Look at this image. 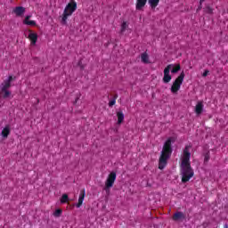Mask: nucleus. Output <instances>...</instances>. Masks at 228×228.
<instances>
[{"label":"nucleus","mask_w":228,"mask_h":228,"mask_svg":"<svg viewBox=\"0 0 228 228\" xmlns=\"http://www.w3.org/2000/svg\"><path fill=\"white\" fill-rule=\"evenodd\" d=\"M224 227L227 228L228 227L227 224H225Z\"/></svg>","instance_id":"c85d7f7f"},{"label":"nucleus","mask_w":228,"mask_h":228,"mask_svg":"<svg viewBox=\"0 0 228 228\" xmlns=\"http://www.w3.org/2000/svg\"><path fill=\"white\" fill-rule=\"evenodd\" d=\"M185 218H186V216H184L183 212H176L173 216V220H175V222L179 220H184Z\"/></svg>","instance_id":"f8f14e48"},{"label":"nucleus","mask_w":228,"mask_h":228,"mask_svg":"<svg viewBox=\"0 0 228 228\" xmlns=\"http://www.w3.org/2000/svg\"><path fill=\"white\" fill-rule=\"evenodd\" d=\"M206 12L207 13H213V9H211L210 7H207L206 8Z\"/></svg>","instance_id":"a878e982"},{"label":"nucleus","mask_w":228,"mask_h":228,"mask_svg":"<svg viewBox=\"0 0 228 228\" xmlns=\"http://www.w3.org/2000/svg\"><path fill=\"white\" fill-rule=\"evenodd\" d=\"M149 4H151V8H156V6L159 4V0H149Z\"/></svg>","instance_id":"412c9836"},{"label":"nucleus","mask_w":228,"mask_h":228,"mask_svg":"<svg viewBox=\"0 0 228 228\" xmlns=\"http://www.w3.org/2000/svg\"><path fill=\"white\" fill-rule=\"evenodd\" d=\"M204 160H205V163H208V161H209V153H207V154L205 155Z\"/></svg>","instance_id":"393cba45"},{"label":"nucleus","mask_w":228,"mask_h":228,"mask_svg":"<svg viewBox=\"0 0 228 228\" xmlns=\"http://www.w3.org/2000/svg\"><path fill=\"white\" fill-rule=\"evenodd\" d=\"M204 110V104L202 102H199L195 107V113L200 115Z\"/></svg>","instance_id":"ddd939ff"},{"label":"nucleus","mask_w":228,"mask_h":228,"mask_svg":"<svg viewBox=\"0 0 228 228\" xmlns=\"http://www.w3.org/2000/svg\"><path fill=\"white\" fill-rule=\"evenodd\" d=\"M117 117H118V124L120 126V124L124 122V113L119 111L117 113Z\"/></svg>","instance_id":"f3484780"},{"label":"nucleus","mask_w":228,"mask_h":228,"mask_svg":"<svg viewBox=\"0 0 228 228\" xmlns=\"http://www.w3.org/2000/svg\"><path fill=\"white\" fill-rule=\"evenodd\" d=\"M129 28V23L127 21H123L121 24V33H124L126 29Z\"/></svg>","instance_id":"aec40b11"},{"label":"nucleus","mask_w":228,"mask_h":228,"mask_svg":"<svg viewBox=\"0 0 228 228\" xmlns=\"http://www.w3.org/2000/svg\"><path fill=\"white\" fill-rule=\"evenodd\" d=\"M183 81H184V72H182L173 83V86H171V92L173 94H177V92H179L181 85H183Z\"/></svg>","instance_id":"39448f33"},{"label":"nucleus","mask_w":228,"mask_h":228,"mask_svg":"<svg viewBox=\"0 0 228 228\" xmlns=\"http://www.w3.org/2000/svg\"><path fill=\"white\" fill-rule=\"evenodd\" d=\"M13 80V77L9 76L0 86L1 91L8 90L12 86V81Z\"/></svg>","instance_id":"0eeeda50"},{"label":"nucleus","mask_w":228,"mask_h":228,"mask_svg":"<svg viewBox=\"0 0 228 228\" xmlns=\"http://www.w3.org/2000/svg\"><path fill=\"white\" fill-rule=\"evenodd\" d=\"M203 2H204V0H200V7H199L200 10L202 8V3H203Z\"/></svg>","instance_id":"cd10ccee"},{"label":"nucleus","mask_w":228,"mask_h":228,"mask_svg":"<svg viewBox=\"0 0 228 228\" xmlns=\"http://www.w3.org/2000/svg\"><path fill=\"white\" fill-rule=\"evenodd\" d=\"M170 70H171L172 74H177V72H179V70H181V65H179V64L174 65L173 64V67Z\"/></svg>","instance_id":"dca6fc26"},{"label":"nucleus","mask_w":228,"mask_h":228,"mask_svg":"<svg viewBox=\"0 0 228 228\" xmlns=\"http://www.w3.org/2000/svg\"><path fill=\"white\" fill-rule=\"evenodd\" d=\"M61 216V209H56L53 213V216L59 217Z\"/></svg>","instance_id":"5701e85b"},{"label":"nucleus","mask_w":228,"mask_h":228,"mask_svg":"<svg viewBox=\"0 0 228 228\" xmlns=\"http://www.w3.org/2000/svg\"><path fill=\"white\" fill-rule=\"evenodd\" d=\"M145 4H147V0H137L136 10H142Z\"/></svg>","instance_id":"2eb2a0df"},{"label":"nucleus","mask_w":228,"mask_h":228,"mask_svg":"<svg viewBox=\"0 0 228 228\" xmlns=\"http://www.w3.org/2000/svg\"><path fill=\"white\" fill-rule=\"evenodd\" d=\"M10 131H11L10 126L9 125L5 126V127L1 132V136L3 138H8L10 134Z\"/></svg>","instance_id":"4468645a"},{"label":"nucleus","mask_w":228,"mask_h":228,"mask_svg":"<svg viewBox=\"0 0 228 228\" xmlns=\"http://www.w3.org/2000/svg\"><path fill=\"white\" fill-rule=\"evenodd\" d=\"M209 74V70H205L202 74L203 77H206Z\"/></svg>","instance_id":"bb28decb"},{"label":"nucleus","mask_w":228,"mask_h":228,"mask_svg":"<svg viewBox=\"0 0 228 228\" xmlns=\"http://www.w3.org/2000/svg\"><path fill=\"white\" fill-rule=\"evenodd\" d=\"M29 19H31V15H27L23 20V24H26L27 26H37V21Z\"/></svg>","instance_id":"9d476101"},{"label":"nucleus","mask_w":228,"mask_h":228,"mask_svg":"<svg viewBox=\"0 0 228 228\" xmlns=\"http://www.w3.org/2000/svg\"><path fill=\"white\" fill-rule=\"evenodd\" d=\"M117 180V174L115 172H111L106 182H105V191L110 195V188H113V184H115V181Z\"/></svg>","instance_id":"20e7f679"},{"label":"nucleus","mask_w":228,"mask_h":228,"mask_svg":"<svg viewBox=\"0 0 228 228\" xmlns=\"http://www.w3.org/2000/svg\"><path fill=\"white\" fill-rule=\"evenodd\" d=\"M116 102H117V100L116 99H113V100H111L110 102H109V106H115V104H116Z\"/></svg>","instance_id":"b1692460"},{"label":"nucleus","mask_w":228,"mask_h":228,"mask_svg":"<svg viewBox=\"0 0 228 228\" xmlns=\"http://www.w3.org/2000/svg\"><path fill=\"white\" fill-rule=\"evenodd\" d=\"M141 60L142 61V63H149V55L147 53H142L141 55Z\"/></svg>","instance_id":"a211bd4d"},{"label":"nucleus","mask_w":228,"mask_h":228,"mask_svg":"<svg viewBox=\"0 0 228 228\" xmlns=\"http://www.w3.org/2000/svg\"><path fill=\"white\" fill-rule=\"evenodd\" d=\"M0 94H4V99H8V97L12 95V92H10L8 89H5V91H1L0 89Z\"/></svg>","instance_id":"6ab92c4d"},{"label":"nucleus","mask_w":228,"mask_h":228,"mask_svg":"<svg viewBox=\"0 0 228 228\" xmlns=\"http://www.w3.org/2000/svg\"><path fill=\"white\" fill-rule=\"evenodd\" d=\"M77 10V4L72 2L67 4L61 16V24L67 26V19L72 15Z\"/></svg>","instance_id":"7ed1b4c3"},{"label":"nucleus","mask_w":228,"mask_h":228,"mask_svg":"<svg viewBox=\"0 0 228 228\" xmlns=\"http://www.w3.org/2000/svg\"><path fill=\"white\" fill-rule=\"evenodd\" d=\"M190 149H191V146H186L181 158L182 183H188L194 175L193 169H191V165L190 164V156H191Z\"/></svg>","instance_id":"f257e3e1"},{"label":"nucleus","mask_w":228,"mask_h":228,"mask_svg":"<svg viewBox=\"0 0 228 228\" xmlns=\"http://www.w3.org/2000/svg\"><path fill=\"white\" fill-rule=\"evenodd\" d=\"M28 38L30 39L31 45H37V40H38V35L31 30H28Z\"/></svg>","instance_id":"6e6552de"},{"label":"nucleus","mask_w":228,"mask_h":228,"mask_svg":"<svg viewBox=\"0 0 228 228\" xmlns=\"http://www.w3.org/2000/svg\"><path fill=\"white\" fill-rule=\"evenodd\" d=\"M172 67H174V64H169L167 66V68H165L163 77L164 83H170V81H172V76H170V70H172Z\"/></svg>","instance_id":"423d86ee"},{"label":"nucleus","mask_w":228,"mask_h":228,"mask_svg":"<svg viewBox=\"0 0 228 228\" xmlns=\"http://www.w3.org/2000/svg\"><path fill=\"white\" fill-rule=\"evenodd\" d=\"M66 202H69V195L63 194L61 198V203L65 204Z\"/></svg>","instance_id":"4be33fe9"},{"label":"nucleus","mask_w":228,"mask_h":228,"mask_svg":"<svg viewBox=\"0 0 228 228\" xmlns=\"http://www.w3.org/2000/svg\"><path fill=\"white\" fill-rule=\"evenodd\" d=\"M172 138L167 139V141L165 142L159 161V170H163L165 167H167V161H168V159L170 158L172 154Z\"/></svg>","instance_id":"f03ea898"},{"label":"nucleus","mask_w":228,"mask_h":228,"mask_svg":"<svg viewBox=\"0 0 228 228\" xmlns=\"http://www.w3.org/2000/svg\"><path fill=\"white\" fill-rule=\"evenodd\" d=\"M85 195H86L85 190H82L78 197V203L77 204V208H81V206H83V202L85 200Z\"/></svg>","instance_id":"9b49d317"},{"label":"nucleus","mask_w":228,"mask_h":228,"mask_svg":"<svg viewBox=\"0 0 228 228\" xmlns=\"http://www.w3.org/2000/svg\"><path fill=\"white\" fill-rule=\"evenodd\" d=\"M13 13H15L16 17H22L24 13H26V8L22 6H17L12 10Z\"/></svg>","instance_id":"1a4fd4ad"}]
</instances>
